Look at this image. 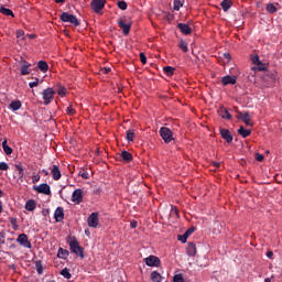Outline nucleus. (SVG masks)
<instances>
[{"label":"nucleus","mask_w":282,"mask_h":282,"mask_svg":"<svg viewBox=\"0 0 282 282\" xmlns=\"http://www.w3.org/2000/svg\"><path fill=\"white\" fill-rule=\"evenodd\" d=\"M224 56H225V58H227V61H230V54L225 53Z\"/></svg>","instance_id":"0e129e2a"},{"label":"nucleus","mask_w":282,"mask_h":282,"mask_svg":"<svg viewBox=\"0 0 282 282\" xmlns=\"http://www.w3.org/2000/svg\"><path fill=\"white\" fill-rule=\"evenodd\" d=\"M160 263V258L155 256H150L145 258V264L149 265V268H159Z\"/></svg>","instance_id":"6e6552de"},{"label":"nucleus","mask_w":282,"mask_h":282,"mask_svg":"<svg viewBox=\"0 0 282 282\" xmlns=\"http://www.w3.org/2000/svg\"><path fill=\"white\" fill-rule=\"evenodd\" d=\"M10 224H11L13 230H19V224H18V220L15 217L10 218Z\"/></svg>","instance_id":"4c0bfd02"},{"label":"nucleus","mask_w":282,"mask_h":282,"mask_svg":"<svg viewBox=\"0 0 282 282\" xmlns=\"http://www.w3.org/2000/svg\"><path fill=\"white\" fill-rule=\"evenodd\" d=\"M79 177H83V180H89V172L86 170H80L78 173Z\"/></svg>","instance_id":"58836bf2"},{"label":"nucleus","mask_w":282,"mask_h":282,"mask_svg":"<svg viewBox=\"0 0 282 282\" xmlns=\"http://www.w3.org/2000/svg\"><path fill=\"white\" fill-rule=\"evenodd\" d=\"M130 228H138V221L131 220Z\"/></svg>","instance_id":"4d7b16f0"},{"label":"nucleus","mask_w":282,"mask_h":282,"mask_svg":"<svg viewBox=\"0 0 282 282\" xmlns=\"http://www.w3.org/2000/svg\"><path fill=\"white\" fill-rule=\"evenodd\" d=\"M106 3H107V0H91L90 8L93 12H96V14H100V12L105 10Z\"/></svg>","instance_id":"20e7f679"},{"label":"nucleus","mask_w":282,"mask_h":282,"mask_svg":"<svg viewBox=\"0 0 282 282\" xmlns=\"http://www.w3.org/2000/svg\"><path fill=\"white\" fill-rule=\"evenodd\" d=\"M117 6H118L119 10H127V8H128V4L124 0L118 1Z\"/></svg>","instance_id":"ea45409f"},{"label":"nucleus","mask_w":282,"mask_h":282,"mask_svg":"<svg viewBox=\"0 0 282 282\" xmlns=\"http://www.w3.org/2000/svg\"><path fill=\"white\" fill-rule=\"evenodd\" d=\"M224 12H228V10H230V8H232V1L230 0H223L220 3Z\"/></svg>","instance_id":"cd10ccee"},{"label":"nucleus","mask_w":282,"mask_h":282,"mask_svg":"<svg viewBox=\"0 0 282 282\" xmlns=\"http://www.w3.org/2000/svg\"><path fill=\"white\" fill-rule=\"evenodd\" d=\"M15 169L18 171L19 180L23 182V177H25V170L23 169V165L15 164Z\"/></svg>","instance_id":"a878e982"},{"label":"nucleus","mask_w":282,"mask_h":282,"mask_svg":"<svg viewBox=\"0 0 282 282\" xmlns=\"http://www.w3.org/2000/svg\"><path fill=\"white\" fill-rule=\"evenodd\" d=\"M120 158H122L123 162H133V154L131 152L123 150L120 154Z\"/></svg>","instance_id":"412c9836"},{"label":"nucleus","mask_w":282,"mask_h":282,"mask_svg":"<svg viewBox=\"0 0 282 282\" xmlns=\"http://www.w3.org/2000/svg\"><path fill=\"white\" fill-rule=\"evenodd\" d=\"M267 257H268V259H272V257H274V252L268 251Z\"/></svg>","instance_id":"13d9d810"},{"label":"nucleus","mask_w":282,"mask_h":282,"mask_svg":"<svg viewBox=\"0 0 282 282\" xmlns=\"http://www.w3.org/2000/svg\"><path fill=\"white\" fill-rule=\"evenodd\" d=\"M61 274H62V276H64V279H72V273H69V269H67V268H64L61 271Z\"/></svg>","instance_id":"e433bc0d"},{"label":"nucleus","mask_w":282,"mask_h":282,"mask_svg":"<svg viewBox=\"0 0 282 282\" xmlns=\"http://www.w3.org/2000/svg\"><path fill=\"white\" fill-rule=\"evenodd\" d=\"M66 113L68 116H74V113H76V110H74V108L72 106L66 108Z\"/></svg>","instance_id":"09e8293b"},{"label":"nucleus","mask_w":282,"mask_h":282,"mask_svg":"<svg viewBox=\"0 0 282 282\" xmlns=\"http://www.w3.org/2000/svg\"><path fill=\"white\" fill-rule=\"evenodd\" d=\"M182 6H184L182 0H174V10L178 11Z\"/></svg>","instance_id":"a19ab883"},{"label":"nucleus","mask_w":282,"mask_h":282,"mask_svg":"<svg viewBox=\"0 0 282 282\" xmlns=\"http://www.w3.org/2000/svg\"><path fill=\"white\" fill-rule=\"evenodd\" d=\"M0 14H4V17H12L14 18V12H12V10L6 8V7H1L0 8Z\"/></svg>","instance_id":"c756f323"},{"label":"nucleus","mask_w":282,"mask_h":282,"mask_svg":"<svg viewBox=\"0 0 282 282\" xmlns=\"http://www.w3.org/2000/svg\"><path fill=\"white\" fill-rule=\"evenodd\" d=\"M98 213H93L87 219L89 228H98Z\"/></svg>","instance_id":"9b49d317"},{"label":"nucleus","mask_w":282,"mask_h":282,"mask_svg":"<svg viewBox=\"0 0 282 282\" xmlns=\"http://www.w3.org/2000/svg\"><path fill=\"white\" fill-rule=\"evenodd\" d=\"M17 39H20L21 41H23V39H25V31L18 30L17 31Z\"/></svg>","instance_id":"37998d69"},{"label":"nucleus","mask_w":282,"mask_h":282,"mask_svg":"<svg viewBox=\"0 0 282 282\" xmlns=\"http://www.w3.org/2000/svg\"><path fill=\"white\" fill-rule=\"evenodd\" d=\"M37 68L43 74H46V72H48V69H50V65L45 61H40V62H37Z\"/></svg>","instance_id":"4be33fe9"},{"label":"nucleus","mask_w":282,"mask_h":282,"mask_svg":"<svg viewBox=\"0 0 282 282\" xmlns=\"http://www.w3.org/2000/svg\"><path fill=\"white\" fill-rule=\"evenodd\" d=\"M238 120H242L247 127H252L250 121L252 120L249 112H238Z\"/></svg>","instance_id":"ddd939ff"},{"label":"nucleus","mask_w":282,"mask_h":282,"mask_svg":"<svg viewBox=\"0 0 282 282\" xmlns=\"http://www.w3.org/2000/svg\"><path fill=\"white\" fill-rule=\"evenodd\" d=\"M135 138V132L133 130H128L127 131V140L128 142H133Z\"/></svg>","instance_id":"c9c22d12"},{"label":"nucleus","mask_w":282,"mask_h":282,"mask_svg":"<svg viewBox=\"0 0 282 282\" xmlns=\"http://www.w3.org/2000/svg\"><path fill=\"white\" fill-rule=\"evenodd\" d=\"M54 88H46L43 90L42 96H43V100H44V105H50L52 102V100H54Z\"/></svg>","instance_id":"0eeeda50"},{"label":"nucleus","mask_w":282,"mask_h":282,"mask_svg":"<svg viewBox=\"0 0 282 282\" xmlns=\"http://www.w3.org/2000/svg\"><path fill=\"white\" fill-rule=\"evenodd\" d=\"M40 181H41V176H40V175H34V176L32 177L33 184H36V183L40 182Z\"/></svg>","instance_id":"6e6d98bb"},{"label":"nucleus","mask_w":282,"mask_h":282,"mask_svg":"<svg viewBox=\"0 0 282 282\" xmlns=\"http://www.w3.org/2000/svg\"><path fill=\"white\" fill-rule=\"evenodd\" d=\"M10 169V165L6 162H0V171H8Z\"/></svg>","instance_id":"49530a36"},{"label":"nucleus","mask_w":282,"mask_h":282,"mask_svg":"<svg viewBox=\"0 0 282 282\" xmlns=\"http://www.w3.org/2000/svg\"><path fill=\"white\" fill-rule=\"evenodd\" d=\"M186 252L188 257H195L197 254V247L193 242H188Z\"/></svg>","instance_id":"6ab92c4d"},{"label":"nucleus","mask_w":282,"mask_h":282,"mask_svg":"<svg viewBox=\"0 0 282 282\" xmlns=\"http://www.w3.org/2000/svg\"><path fill=\"white\" fill-rule=\"evenodd\" d=\"M253 65H261V59H259L258 55L251 57Z\"/></svg>","instance_id":"a18cd8bd"},{"label":"nucleus","mask_w":282,"mask_h":282,"mask_svg":"<svg viewBox=\"0 0 282 282\" xmlns=\"http://www.w3.org/2000/svg\"><path fill=\"white\" fill-rule=\"evenodd\" d=\"M30 67H32V64L23 61L21 64V75L28 76V74H30Z\"/></svg>","instance_id":"aec40b11"},{"label":"nucleus","mask_w":282,"mask_h":282,"mask_svg":"<svg viewBox=\"0 0 282 282\" xmlns=\"http://www.w3.org/2000/svg\"><path fill=\"white\" fill-rule=\"evenodd\" d=\"M111 72V68H104V74H109Z\"/></svg>","instance_id":"e2e57ef3"},{"label":"nucleus","mask_w":282,"mask_h":282,"mask_svg":"<svg viewBox=\"0 0 282 282\" xmlns=\"http://www.w3.org/2000/svg\"><path fill=\"white\" fill-rule=\"evenodd\" d=\"M177 28L181 30L182 34H185V36L193 33V29H191V26L186 23H178Z\"/></svg>","instance_id":"dca6fc26"},{"label":"nucleus","mask_w":282,"mask_h":282,"mask_svg":"<svg viewBox=\"0 0 282 282\" xmlns=\"http://www.w3.org/2000/svg\"><path fill=\"white\" fill-rule=\"evenodd\" d=\"M42 173L45 175H50V172H47V170H42Z\"/></svg>","instance_id":"338daca9"},{"label":"nucleus","mask_w":282,"mask_h":282,"mask_svg":"<svg viewBox=\"0 0 282 282\" xmlns=\"http://www.w3.org/2000/svg\"><path fill=\"white\" fill-rule=\"evenodd\" d=\"M17 241L18 243H20V246H23V248H32V242H30V240L28 239V235L25 234L19 235Z\"/></svg>","instance_id":"1a4fd4ad"},{"label":"nucleus","mask_w":282,"mask_h":282,"mask_svg":"<svg viewBox=\"0 0 282 282\" xmlns=\"http://www.w3.org/2000/svg\"><path fill=\"white\" fill-rule=\"evenodd\" d=\"M264 282H272V279L271 278H265Z\"/></svg>","instance_id":"774afa93"},{"label":"nucleus","mask_w":282,"mask_h":282,"mask_svg":"<svg viewBox=\"0 0 282 282\" xmlns=\"http://www.w3.org/2000/svg\"><path fill=\"white\" fill-rule=\"evenodd\" d=\"M171 215H175L176 217H180V210L175 206H172Z\"/></svg>","instance_id":"8fccbe9b"},{"label":"nucleus","mask_w":282,"mask_h":282,"mask_svg":"<svg viewBox=\"0 0 282 282\" xmlns=\"http://www.w3.org/2000/svg\"><path fill=\"white\" fill-rule=\"evenodd\" d=\"M196 228L195 227H191L189 229H187L185 231V234L189 237V235H193V232H195Z\"/></svg>","instance_id":"5fc2aeb1"},{"label":"nucleus","mask_w":282,"mask_h":282,"mask_svg":"<svg viewBox=\"0 0 282 282\" xmlns=\"http://www.w3.org/2000/svg\"><path fill=\"white\" fill-rule=\"evenodd\" d=\"M258 70H259V72H265V66H259V67H258Z\"/></svg>","instance_id":"052dcab7"},{"label":"nucleus","mask_w":282,"mask_h":282,"mask_svg":"<svg viewBox=\"0 0 282 282\" xmlns=\"http://www.w3.org/2000/svg\"><path fill=\"white\" fill-rule=\"evenodd\" d=\"M67 243L73 254L80 257V259H85V248L80 247V243H78V239H76V237L68 236Z\"/></svg>","instance_id":"f257e3e1"},{"label":"nucleus","mask_w":282,"mask_h":282,"mask_svg":"<svg viewBox=\"0 0 282 282\" xmlns=\"http://www.w3.org/2000/svg\"><path fill=\"white\" fill-rule=\"evenodd\" d=\"M54 218L56 221H63L65 219V210L63 207H57L54 213Z\"/></svg>","instance_id":"f3484780"},{"label":"nucleus","mask_w":282,"mask_h":282,"mask_svg":"<svg viewBox=\"0 0 282 282\" xmlns=\"http://www.w3.org/2000/svg\"><path fill=\"white\" fill-rule=\"evenodd\" d=\"M173 281H174V282H184V275H182V274H175V275L173 276Z\"/></svg>","instance_id":"c03bdc74"},{"label":"nucleus","mask_w":282,"mask_h":282,"mask_svg":"<svg viewBox=\"0 0 282 282\" xmlns=\"http://www.w3.org/2000/svg\"><path fill=\"white\" fill-rule=\"evenodd\" d=\"M72 202H75V204H83V189L77 188L73 192Z\"/></svg>","instance_id":"f8f14e48"},{"label":"nucleus","mask_w":282,"mask_h":282,"mask_svg":"<svg viewBox=\"0 0 282 282\" xmlns=\"http://www.w3.org/2000/svg\"><path fill=\"white\" fill-rule=\"evenodd\" d=\"M118 25L122 30L124 36H129V33L131 32V20L121 18L118 20Z\"/></svg>","instance_id":"7ed1b4c3"},{"label":"nucleus","mask_w":282,"mask_h":282,"mask_svg":"<svg viewBox=\"0 0 282 282\" xmlns=\"http://www.w3.org/2000/svg\"><path fill=\"white\" fill-rule=\"evenodd\" d=\"M178 47L180 50H182V52H185V53L188 52V44L184 40L180 41Z\"/></svg>","instance_id":"f704fd0d"},{"label":"nucleus","mask_w":282,"mask_h":282,"mask_svg":"<svg viewBox=\"0 0 282 282\" xmlns=\"http://www.w3.org/2000/svg\"><path fill=\"white\" fill-rule=\"evenodd\" d=\"M58 259H67L69 257V251L67 249L59 248L57 251Z\"/></svg>","instance_id":"bb28decb"},{"label":"nucleus","mask_w":282,"mask_h":282,"mask_svg":"<svg viewBox=\"0 0 282 282\" xmlns=\"http://www.w3.org/2000/svg\"><path fill=\"white\" fill-rule=\"evenodd\" d=\"M213 165H214L216 169H219V166H221V163H219V162H214Z\"/></svg>","instance_id":"bf43d9fd"},{"label":"nucleus","mask_w":282,"mask_h":282,"mask_svg":"<svg viewBox=\"0 0 282 282\" xmlns=\"http://www.w3.org/2000/svg\"><path fill=\"white\" fill-rule=\"evenodd\" d=\"M220 135L223 140L226 141L227 144H230V142H232V134H230V130L220 128Z\"/></svg>","instance_id":"4468645a"},{"label":"nucleus","mask_w":282,"mask_h":282,"mask_svg":"<svg viewBox=\"0 0 282 282\" xmlns=\"http://www.w3.org/2000/svg\"><path fill=\"white\" fill-rule=\"evenodd\" d=\"M151 281H153V282H162V275L158 271H153L151 273Z\"/></svg>","instance_id":"2f4dec72"},{"label":"nucleus","mask_w":282,"mask_h":282,"mask_svg":"<svg viewBox=\"0 0 282 282\" xmlns=\"http://www.w3.org/2000/svg\"><path fill=\"white\" fill-rule=\"evenodd\" d=\"M188 239V236L185 234L184 236H178V241H182V243H186Z\"/></svg>","instance_id":"603ef678"},{"label":"nucleus","mask_w":282,"mask_h":282,"mask_svg":"<svg viewBox=\"0 0 282 282\" xmlns=\"http://www.w3.org/2000/svg\"><path fill=\"white\" fill-rule=\"evenodd\" d=\"M29 87H30L31 89H34V87H39V78H36L35 82L29 83Z\"/></svg>","instance_id":"3c124183"},{"label":"nucleus","mask_w":282,"mask_h":282,"mask_svg":"<svg viewBox=\"0 0 282 282\" xmlns=\"http://www.w3.org/2000/svg\"><path fill=\"white\" fill-rule=\"evenodd\" d=\"M55 3H65V0H55Z\"/></svg>","instance_id":"69168bd1"},{"label":"nucleus","mask_w":282,"mask_h":282,"mask_svg":"<svg viewBox=\"0 0 282 282\" xmlns=\"http://www.w3.org/2000/svg\"><path fill=\"white\" fill-rule=\"evenodd\" d=\"M160 135L162 140H164L165 144H169L170 142H173V131L166 127H162L160 129Z\"/></svg>","instance_id":"39448f33"},{"label":"nucleus","mask_w":282,"mask_h":282,"mask_svg":"<svg viewBox=\"0 0 282 282\" xmlns=\"http://www.w3.org/2000/svg\"><path fill=\"white\" fill-rule=\"evenodd\" d=\"M238 133L239 135H241V138H248L252 133V130H247L246 128H243V126H240L238 129Z\"/></svg>","instance_id":"b1692460"},{"label":"nucleus","mask_w":282,"mask_h":282,"mask_svg":"<svg viewBox=\"0 0 282 282\" xmlns=\"http://www.w3.org/2000/svg\"><path fill=\"white\" fill-rule=\"evenodd\" d=\"M59 19L63 23H70V25H74V28H78L80 25V20L69 12H63L59 15Z\"/></svg>","instance_id":"f03ea898"},{"label":"nucleus","mask_w":282,"mask_h":282,"mask_svg":"<svg viewBox=\"0 0 282 282\" xmlns=\"http://www.w3.org/2000/svg\"><path fill=\"white\" fill-rule=\"evenodd\" d=\"M35 270L37 274H43V262L41 260L35 262Z\"/></svg>","instance_id":"72a5a7b5"},{"label":"nucleus","mask_w":282,"mask_h":282,"mask_svg":"<svg viewBox=\"0 0 282 282\" xmlns=\"http://www.w3.org/2000/svg\"><path fill=\"white\" fill-rule=\"evenodd\" d=\"M265 10L269 12V14H274V12H276L279 9L276 6H274V3H267Z\"/></svg>","instance_id":"7c9ffc66"},{"label":"nucleus","mask_w":282,"mask_h":282,"mask_svg":"<svg viewBox=\"0 0 282 282\" xmlns=\"http://www.w3.org/2000/svg\"><path fill=\"white\" fill-rule=\"evenodd\" d=\"M2 149L6 153V155H12V148H10V145H8V139H4L2 142Z\"/></svg>","instance_id":"c85d7f7f"},{"label":"nucleus","mask_w":282,"mask_h":282,"mask_svg":"<svg viewBox=\"0 0 282 282\" xmlns=\"http://www.w3.org/2000/svg\"><path fill=\"white\" fill-rule=\"evenodd\" d=\"M3 213V203L0 200V215Z\"/></svg>","instance_id":"680f3d73"},{"label":"nucleus","mask_w":282,"mask_h":282,"mask_svg":"<svg viewBox=\"0 0 282 282\" xmlns=\"http://www.w3.org/2000/svg\"><path fill=\"white\" fill-rule=\"evenodd\" d=\"M218 116L223 118L224 120H232V115L228 111V109L224 106H220L217 110Z\"/></svg>","instance_id":"9d476101"},{"label":"nucleus","mask_w":282,"mask_h":282,"mask_svg":"<svg viewBox=\"0 0 282 282\" xmlns=\"http://www.w3.org/2000/svg\"><path fill=\"white\" fill-rule=\"evenodd\" d=\"M139 58L142 63V65H147V55L144 53H140Z\"/></svg>","instance_id":"de8ad7c7"},{"label":"nucleus","mask_w":282,"mask_h":282,"mask_svg":"<svg viewBox=\"0 0 282 282\" xmlns=\"http://www.w3.org/2000/svg\"><path fill=\"white\" fill-rule=\"evenodd\" d=\"M21 107H22L21 100H13L9 105V108L11 109V111H19V109H21Z\"/></svg>","instance_id":"5701e85b"},{"label":"nucleus","mask_w":282,"mask_h":282,"mask_svg":"<svg viewBox=\"0 0 282 282\" xmlns=\"http://www.w3.org/2000/svg\"><path fill=\"white\" fill-rule=\"evenodd\" d=\"M25 209L32 213L33 210H36V202L33 199H30L25 203Z\"/></svg>","instance_id":"393cba45"},{"label":"nucleus","mask_w":282,"mask_h":282,"mask_svg":"<svg viewBox=\"0 0 282 282\" xmlns=\"http://www.w3.org/2000/svg\"><path fill=\"white\" fill-rule=\"evenodd\" d=\"M221 83H223L224 87H226V85H236L237 84V77H232L230 75L224 76L221 78Z\"/></svg>","instance_id":"a211bd4d"},{"label":"nucleus","mask_w":282,"mask_h":282,"mask_svg":"<svg viewBox=\"0 0 282 282\" xmlns=\"http://www.w3.org/2000/svg\"><path fill=\"white\" fill-rule=\"evenodd\" d=\"M263 159H264L263 154H261V153H256V160H257V162H263Z\"/></svg>","instance_id":"864d4df0"},{"label":"nucleus","mask_w":282,"mask_h":282,"mask_svg":"<svg viewBox=\"0 0 282 282\" xmlns=\"http://www.w3.org/2000/svg\"><path fill=\"white\" fill-rule=\"evenodd\" d=\"M163 72H164V74H166V76H173V74H175V67L165 66V67H163Z\"/></svg>","instance_id":"473e14b6"},{"label":"nucleus","mask_w":282,"mask_h":282,"mask_svg":"<svg viewBox=\"0 0 282 282\" xmlns=\"http://www.w3.org/2000/svg\"><path fill=\"white\" fill-rule=\"evenodd\" d=\"M57 94H58V96H66L67 95V88L66 87H59L58 89H57Z\"/></svg>","instance_id":"79ce46f5"},{"label":"nucleus","mask_w":282,"mask_h":282,"mask_svg":"<svg viewBox=\"0 0 282 282\" xmlns=\"http://www.w3.org/2000/svg\"><path fill=\"white\" fill-rule=\"evenodd\" d=\"M51 175H52L53 180H55V182H58V180H61V177H63V174L61 173V169L58 167V165L52 166Z\"/></svg>","instance_id":"2eb2a0df"},{"label":"nucleus","mask_w":282,"mask_h":282,"mask_svg":"<svg viewBox=\"0 0 282 282\" xmlns=\"http://www.w3.org/2000/svg\"><path fill=\"white\" fill-rule=\"evenodd\" d=\"M33 191H35L36 193H40L41 195H52V188L47 183L34 185Z\"/></svg>","instance_id":"423d86ee"}]
</instances>
